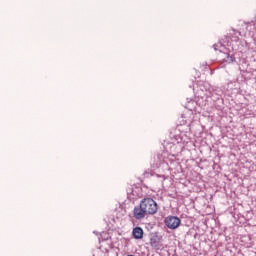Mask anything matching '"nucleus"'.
I'll return each mask as SVG.
<instances>
[{
    "mask_svg": "<svg viewBox=\"0 0 256 256\" xmlns=\"http://www.w3.org/2000/svg\"><path fill=\"white\" fill-rule=\"evenodd\" d=\"M170 148H171V149H177V145L172 144Z\"/></svg>",
    "mask_w": 256,
    "mask_h": 256,
    "instance_id": "12",
    "label": "nucleus"
},
{
    "mask_svg": "<svg viewBox=\"0 0 256 256\" xmlns=\"http://www.w3.org/2000/svg\"><path fill=\"white\" fill-rule=\"evenodd\" d=\"M233 41H239V37H234Z\"/></svg>",
    "mask_w": 256,
    "mask_h": 256,
    "instance_id": "13",
    "label": "nucleus"
},
{
    "mask_svg": "<svg viewBox=\"0 0 256 256\" xmlns=\"http://www.w3.org/2000/svg\"><path fill=\"white\" fill-rule=\"evenodd\" d=\"M150 245L153 249L161 248V236L157 232H152L149 235Z\"/></svg>",
    "mask_w": 256,
    "mask_h": 256,
    "instance_id": "3",
    "label": "nucleus"
},
{
    "mask_svg": "<svg viewBox=\"0 0 256 256\" xmlns=\"http://www.w3.org/2000/svg\"><path fill=\"white\" fill-rule=\"evenodd\" d=\"M195 105H197V102L194 100H189L188 103L186 104V109H189L190 111H193Z\"/></svg>",
    "mask_w": 256,
    "mask_h": 256,
    "instance_id": "9",
    "label": "nucleus"
},
{
    "mask_svg": "<svg viewBox=\"0 0 256 256\" xmlns=\"http://www.w3.org/2000/svg\"><path fill=\"white\" fill-rule=\"evenodd\" d=\"M175 159H177V155L176 154H169V153H167V155H166V163H167V161H170V163H173V161H175Z\"/></svg>",
    "mask_w": 256,
    "mask_h": 256,
    "instance_id": "11",
    "label": "nucleus"
},
{
    "mask_svg": "<svg viewBox=\"0 0 256 256\" xmlns=\"http://www.w3.org/2000/svg\"><path fill=\"white\" fill-rule=\"evenodd\" d=\"M133 217L137 221H141L142 219H145V217H147V214H146L144 208H142L141 204L134 207Z\"/></svg>",
    "mask_w": 256,
    "mask_h": 256,
    "instance_id": "4",
    "label": "nucleus"
},
{
    "mask_svg": "<svg viewBox=\"0 0 256 256\" xmlns=\"http://www.w3.org/2000/svg\"><path fill=\"white\" fill-rule=\"evenodd\" d=\"M146 215H155L157 213V202L153 198H144L140 201Z\"/></svg>",
    "mask_w": 256,
    "mask_h": 256,
    "instance_id": "1",
    "label": "nucleus"
},
{
    "mask_svg": "<svg viewBox=\"0 0 256 256\" xmlns=\"http://www.w3.org/2000/svg\"><path fill=\"white\" fill-rule=\"evenodd\" d=\"M208 95L209 97H213V95H217L218 97L221 96V90H219V88H213V87H210L208 89Z\"/></svg>",
    "mask_w": 256,
    "mask_h": 256,
    "instance_id": "8",
    "label": "nucleus"
},
{
    "mask_svg": "<svg viewBox=\"0 0 256 256\" xmlns=\"http://www.w3.org/2000/svg\"><path fill=\"white\" fill-rule=\"evenodd\" d=\"M166 157H167V152H163L162 154H158L156 165H161L162 163H167Z\"/></svg>",
    "mask_w": 256,
    "mask_h": 256,
    "instance_id": "7",
    "label": "nucleus"
},
{
    "mask_svg": "<svg viewBox=\"0 0 256 256\" xmlns=\"http://www.w3.org/2000/svg\"><path fill=\"white\" fill-rule=\"evenodd\" d=\"M214 51H219L220 53H223V51H225V46H223L222 44H214Z\"/></svg>",
    "mask_w": 256,
    "mask_h": 256,
    "instance_id": "10",
    "label": "nucleus"
},
{
    "mask_svg": "<svg viewBox=\"0 0 256 256\" xmlns=\"http://www.w3.org/2000/svg\"><path fill=\"white\" fill-rule=\"evenodd\" d=\"M132 235L134 239H143V228L137 226L133 229Z\"/></svg>",
    "mask_w": 256,
    "mask_h": 256,
    "instance_id": "5",
    "label": "nucleus"
},
{
    "mask_svg": "<svg viewBox=\"0 0 256 256\" xmlns=\"http://www.w3.org/2000/svg\"><path fill=\"white\" fill-rule=\"evenodd\" d=\"M164 223L168 229H177L181 225V219L177 216H168L165 218Z\"/></svg>",
    "mask_w": 256,
    "mask_h": 256,
    "instance_id": "2",
    "label": "nucleus"
},
{
    "mask_svg": "<svg viewBox=\"0 0 256 256\" xmlns=\"http://www.w3.org/2000/svg\"><path fill=\"white\" fill-rule=\"evenodd\" d=\"M223 61H224V63L231 64V63H235L236 60H235V56H233L227 52H224Z\"/></svg>",
    "mask_w": 256,
    "mask_h": 256,
    "instance_id": "6",
    "label": "nucleus"
}]
</instances>
